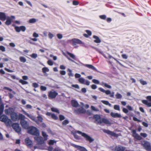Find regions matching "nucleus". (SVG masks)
Returning <instances> with one entry per match:
<instances>
[{
    "instance_id": "nucleus-37",
    "label": "nucleus",
    "mask_w": 151,
    "mask_h": 151,
    "mask_svg": "<svg viewBox=\"0 0 151 151\" xmlns=\"http://www.w3.org/2000/svg\"><path fill=\"white\" fill-rule=\"evenodd\" d=\"M37 20L35 18H32L30 19L29 21V22L30 23H34L36 22Z\"/></svg>"
},
{
    "instance_id": "nucleus-15",
    "label": "nucleus",
    "mask_w": 151,
    "mask_h": 151,
    "mask_svg": "<svg viewBox=\"0 0 151 151\" xmlns=\"http://www.w3.org/2000/svg\"><path fill=\"white\" fill-rule=\"evenodd\" d=\"M71 145L81 151H88V150L84 147L78 146L74 144H71Z\"/></svg>"
},
{
    "instance_id": "nucleus-17",
    "label": "nucleus",
    "mask_w": 151,
    "mask_h": 151,
    "mask_svg": "<svg viewBox=\"0 0 151 151\" xmlns=\"http://www.w3.org/2000/svg\"><path fill=\"white\" fill-rule=\"evenodd\" d=\"M94 118L95 119L97 124L101 125V119L99 116L95 115L94 116Z\"/></svg>"
},
{
    "instance_id": "nucleus-4",
    "label": "nucleus",
    "mask_w": 151,
    "mask_h": 151,
    "mask_svg": "<svg viewBox=\"0 0 151 151\" xmlns=\"http://www.w3.org/2000/svg\"><path fill=\"white\" fill-rule=\"evenodd\" d=\"M76 133L81 134L82 137L85 139L86 140L88 141L90 143L94 140L90 136L85 133L79 131H77Z\"/></svg>"
},
{
    "instance_id": "nucleus-27",
    "label": "nucleus",
    "mask_w": 151,
    "mask_h": 151,
    "mask_svg": "<svg viewBox=\"0 0 151 151\" xmlns=\"http://www.w3.org/2000/svg\"><path fill=\"white\" fill-rule=\"evenodd\" d=\"M77 113H83L86 112L85 110L83 108L81 107L75 110Z\"/></svg>"
},
{
    "instance_id": "nucleus-57",
    "label": "nucleus",
    "mask_w": 151,
    "mask_h": 151,
    "mask_svg": "<svg viewBox=\"0 0 151 151\" xmlns=\"http://www.w3.org/2000/svg\"><path fill=\"white\" fill-rule=\"evenodd\" d=\"M106 55L108 57V58H109V59H111V58H114V57H113L111 55H110L108 53H107L106 55Z\"/></svg>"
},
{
    "instance_id": "nucleus-13",
    "label": "nucleus",
    "mask_w": 151,
    "mask_h": 151,
    "mask_svg": "<svg viewBox=\"0 0 151 151\" xmlns=\"http://www.w3.org/2000/svg\"><path fill=\"white\" fill-rule=\"evenodd\" d=\"M78 81L81 83L85 84L87 86L90 84V82L88 80H85L83 78H80L78 79Z\"/></svg>"
},
{
    "instance_id": "nucleus-24",
    "label": "nucleus",
    "mask_w": 151,
    "mask_h": 151,
    "mask_svg": "<svg viewBox=\"0 0 151 151\" xmlns=\"http://www.w3.org/2000/svg\"><path fill=\"white\" fill-rule=\"evenodd\" d=\"M103 131L104 132L106 133L107 134H109L111 135L116 136V134L113 132L109 130L104 129L103 130Z\"/></svg>"
},
{
    "instance_id": "nucleus-60",
    "label": "nucleus",
    "mask_w": 151,
    "mask_h": 151,
    "mask_svg": "<svg viewBox=\"0 0 151 151\" xmlns=\"http://www.w3.org/2000/svg\"><path fill=\"white\" fill-rule=\"evenodd\" d=\"M73 134L75 139H80V137L76 134V133H74Z\"/></svg>"
},
{
    "instance_id": "nucleus-39",
    "label": "nucleus",
    "mask_w": 151,
    "mask_h": 151,
    "mask_svg": "<svg viewBox=\"0 0 151 151\" xmlns=\"http://www.w3.org/2000/svg\"><path fill=\"white\" fill-rule=\"evenodd\" d=\"M19 59L20 61L23 63L25 62L26 61V58L23 57H20L19 58Z\"/></svg>"
},
{
    "instance_id": "nucleus-48",
    "label": "nucleus",
    "mask_w": 151,
    "mask_h": 151,
    "mask_svg": "<svg viewBox=\"0 0 151 151\" xmlns=\"http://www.w3.org/2000/svg\"><path fill=\"white\" fill-rule=\"evenodd\" d=\"M48 36L50 39H51L54 37V35L51 33L49 32L48 34Z\"/></svg>"
},
{
    "instance_id": "nucleus-35",
    "label": "nucleus",
    "mask_w": 151,
    "mask_h": 151,
    "mask_svg": "<svg viewBox=\"0 0 151 151\" xmlns=\"http://www.w3.org/2000/svg\"><path fill=\"white\" fill-rule=\"evenodd\" d=\"M101 102L103 103L104 104L108 105L109 106H111V104L109 103V101H101Z\"/></svg>"
},
{
    "instance_id": "nucleus-64",
    "label": "nucleus",
    "mask_w": 151,
    "mask_h": 151,
    "mask_svg": "<svg viewBox=\"0 0 151 151\" xmlns=\"http://www.w3.org/2000/svg\"><path fill=\"white\" fill-rule=\"evenodd\" d=\"M40 89L42 91H45L46 90L47 88L45 86H41L40 87Z\"/></svg>"
},
{
    "instance_id": "nucleus-61",
    "label": "nucleus",
    "mask_w": 151,
    "mask_h": 151,
    "mask_svg": "<svg viewBox=\"0 0 151 151\" xmlns=\"http://www.w3.org/2000/svg\"><path fill=\"white\" fill-rule=\"evenodd\" d=\"M55 142V141L54 140H50L49 142V144L50 145H53L54 143Z\"/></svg>"
},
{
    "instance_id": "nucleus-22",
    "label": "nucleus",
    "mask_w": 151,
    "mask_h": 151,
    "mask_svg": "<svg viewBox=\"0 0 151 151\" xmlns=\"http://www.w3.org/2000/svg\"><path fill=\"white\" fill-rule=\"evenodd\" d=\"M22 111L24 114L27 115V116H28L31 119L34 121H35V118L33 116L30 115L29 114L27 113L24 110H22Z\"/></svg>"
},
{
    "instance_id": "nucleus-3",
    "label": "nucleus",
    "mask_w": 151,
    "mask_h": 151,
    "mask_svg": "<svg viewBox=\"0 0 151 151\" xmlns=\"http://www.w3.org/2000/svg\"><path fill=\"white\" fill-rule=\"evenodd\" d=\"M28 132L29 133L35 136L39 135V132L36 128L34 127H31L29 128Z\"/></svg>"
},
{
    "instance_id": "nucleus-20",
    "label": "nucleus",
    "mask_w": 151,
    "mask_h": 151,
    "mask_svg": "<svg viewBox=\"0 0 151 151\" xmlns=\"http://www.w3.org/2000/svg\"><path fill=\"white\" fill-rule=\"evenodd\" d=\"M143 145L145 149L147 150H149L150 149V143L147 141L145 142Z\"/></svg>"
},
{
    "instance_id": "nucleus-54",
    "label": "nucleus",
    "mask_w": 151,
    "mask_h": 151,
    "mask_svg": "<svg viewBox=\"0 0 151 151\" xmlns=\"http://www.w3.org/2000/svg\"><path fill=\"white\" fill-rule=\"evenodd\" d=\"M0 50L2 52H4L5 51V48L4 46H0Z\"/></svg>"
},
{
    "instance_id": "nucleus-40",
    "label": "nucleus",
    "mask_w": 151,
    "mask_h": 151,
    "mask_svg": "<svg viewBox=\"0 0 151 151\" xmlns=\"http://www.w3.org/2000/svg\"><path fill=\"white\" fill-rule=\"evenodd\" d=\"M19 82L21 83L23 85L27 84H28V82L22 79H20L19 80Z\"/></svg>"
},
{
    "instance_id": "nucleus-46",
    "label": "nucleus",
    "mask_w": 151,
    "mask_h": 151,
    "mask_svg": "<svg viewBox=\"0 0 151 151\" xmlns=\"http://www.w3.org/2000/svg\"><path fill=\"white\" fill-rule=\"evenodd\" d=\"M15 29L18 32H19L21 31L20 27L15 26Z\"/></svg>"
},
{
    "instance_id": "nucleus-41",
    "label": "nucleus",
    "mask_w": 151,
    "mask_h": 151,
    "mask_svg": "<svg viewBox=\"0 0 151 151\" xmlns=\"http://www.w3.org/2000/svg\"><path fill=\"white\" fill-rule=\"evenodd\" d=\"M51 111H52L57 112V113H58V114L59 113V112L58 110L56 108L53 107V108H51Z\"/></svg>"
},
{
    "instance_id": "nucleus-7",
    "label": "nucleus",
    "mask_w": 151,
    "mask_h": 151,
    "mask_svg": "<svg viewBox=\"0 0 151 151\" xmlns=\"http://www.w3.org/2000/svg\"><path fill=\"white\" fill-rule=\"evenodd\" d=\"M12 127L15 131L19 134L20 133L21 131V128L19 127L18 124L14 123L12 125Z\"/></svg>"
},
{
    "instance_id": "nucleus-26",
    "label": "nucleus",
    "mask_w": 151,
    "mask_h": 151,
    "mask_svg": "<svg viewBox=\"0 0 151 151\" xmlns=\"http://www.w3.org/2000/svg\"><path fill=\"white\" fill-rule=\"evenodd\" d=\"M37 113L38 115V116L37 117L38 121L40 122H42L43 118L41 115H40V113L38 111H37Z\"/></svg>"
},
{
    "instance_id": "nucleus-42",
    "label": "nucleus",
    "mask_w": 151,
    "mask_h": 151,
    "mask_svg": "<svg viewBox=\"0 0 151 151\" xmlns=\"http://www.w3.org/2000/svg\"><path fill=\"white\" fill-rule=\"evenodd\" d=\"M42 71L43 73H45L46 72H48L49 69L47 67H44L42 68Z\"/></svg>"
},
{
    "instance_id": "nucleus-10",
    "label": "nucleus",
    "mask_w": 151,
    "mask_h": 151,
    "mask_svg": "<svg viewBox=\"0 0 151 151\" xmlns=\"http://www.w3.org/2000/svg\"><path fill=\"white\" fill-rule=\"evenodd\" d=\"M15 18V17L13 16H11V17L7 16L6 19V20L5 22V24L8 26L9 25L12 23V19H14Z\"/></svg>"
},
{
    "instance_id": "nucleus-50",
    "label": "nucleus",
    "mask_w": 151,
    "mask_h": 151,
    "mask_svg": "<svg viewBox=\"0 0 151 151\" xmlns=\"http://www.w3.org/2000/svg\"><path fill=\"white\" fill-rule=\"evenodd\" d=\"M69 122L68 120H65L64 121L62 122V124L63 125H66L68 124Z\"/></svg>"
},
{
    "instance_id": "nucleus-25",
    "label": "nucleus",
    "mask_w": 151,
    "mask_h": 151,
    "mask_svg": "<svg viewBox=\"0 0 151 151\" xmlns=\"http://www.w3.org/2000/svg\"><path fill=\"white\" fill-rule=\"evenodd\" d=\"M125 149V147L120 145H119L115 147V151H124Z\"/></svg>"
},
{
    "instance_id": "nucleus-63",
    "label": "nucleus",
    "mask_w": 151,
    "mask_h": 151,
    "mask_svg": "<svg viewBox=\"0 0 151 151\" xmlns=\"http://www.w3.org/2000/svg\"><path fill=\"white\" fill-rule=\"evenodd\" d=\"M86 33L88 34V36H90L92 34L91 32L89 30H86Z\"/></svg>"
},
{
    "instance_id": "nucleus-8",
    "label": "nucleus",
    "mask_w": 151,
    "mask_h": 151,
    "mask_svg": "<svg viewBox=\"0 0 151 151\" xmlns=\"http://www.w3.org/2000/svg\"><path fill=\"white\" fill-rule=\"evenodd\" d=\"M58 95V93L55 91L52 90L49 92L48 96L49 99H52L55 98Z\"/></svg>"
},
{
    "instance_id": "nucleus-31",
    "label": "nucleus",
    "mask_w": 151,
    "mask_h": 151,
    "mask_svg": "<svg viewBox=\"0 0 151 151\" xmlns=\"http://www.w3.org/2000/svg\"><path fill=\"white\" fill-rule=\"evenodd\" d=\"M85 66L89 68L95 70H96V69L93 65H91L86 64Z\"/></svg>"
},
{
    "instance_id": "nucleus-49",
    "label": "nucleus",
    "mask_w": 151,
    "mask_h": 151,
    "mask_svg": "<svg viewBox=\"0 0 151 151\" xmlns=\"http://www.w3.org/2000/svg\"><path fill=\"white\" fill-rule=\"evenodd\" d=\"M51 116L52 119L55 120H57L58 119L57 116L54 114H52Z\"/></svg>"
},
{
    "instance_id": "nucleus-1",
    "label": "nucleus",
    "mask_w": 151,
    "mask_h": 151,
    "mask_svg": "<svg viewBox=\"0 0 151 151\" xmlns=\"http://www.w3.org/2000/svg\"><path fill=\"white\" fill-rule=\"evenodd\" d=\"M0 121L4 122L7 127L12 125V122L6 115H3L0 117Z\"/></svg>"
},
{
    "instance_id": "nucleus-5",
    "label": "nucleus",
    "mask_w": 151,
    "mask_h": 151,
    "mask_svg": "<svg viewBox=\"0 0 151 151\" xmlns=\"http://www.w3.org/2000/svg\"><path fill=\"white\" fill-rule=\"evenodd\" d=\"M72 45L75 48H77L78 45L82 44V42L80 40L77 39H73L71 40Z\"/></svg>"
},
{
    "instance_id": "nucleus-28",
    "label": "nucleus",
    "mask_w": 151,
    "mask_h": 151,
    "mask_svg": "<svg viewBox=\"0 0 151 151\" xmlns=\"http://www.w3.org/2000/svg\"><path fill=\"white\" fill-rule=\"evenodd\" d=\"M93 37L95 39L94 41L96 43H100L101 42V41L100 39L98 36L94 35Z\"/></svg>"
},
{
    "instance_id": "nucleus-19",
    "label": "nucleus",
    "mask_w": 151,
    "mask_h": 151,
    "mask_svg": "<svg viewBox=\"0 0 151 151\" xmlns=\"http://www.w3.org/2000/svg\"><path fill=\"white\" fill-rule=\"evenodd\" d=\"M7 16H6V14L3 12H0V20L4 21L6 18Z\"/></svg>"
},
{
    "instance_id": "nucleus-58",
    "label": "nucleus",
    "mask_w": 151,
    "mask_h": 151,
    "mask_svg": "<svg viewBox=\"0 0 151 151\" xmlns=\"http://www.w3.org/2000/svg\"><path fill=\"white\" fill-rule=\"evenodd\" d=\"M48 64L51 66L53 65V63L52 61L51 60H49L47 61Z\"/></svg>"
},
{
    "instance_id": "nucleus-18",
    "label": "nucleus",
    "mask_w": 151,
    "mask_h": 151,
    "mask_svg": "<svg viewBox=\"0 0 151 151\" xmlns=\"http://www.w3.org/2000/svg\"><path fill=\"white\" fill-rule=\"evenodd\" d=\"M26 145L28 147H31L32 144V141L29 138H27L25 139Z\"/></svg>"
},
{
    "instance_id": "nucleus-44",
    "label": "nucleus",
    "mask_w": 151,
    "mask_h": 151,
    "mask_svg": "<svg viewBox=\"0 0 151 151\" xmlns=\"http://www.w3.org/2000/svg\"><path fill=\"white\" fill-rule=\"evenodd\" d=\"M139 81L141 84L143 85H146L147 84V82L146 81H144L142 80H140Z\"/></svg>"
},
{
    "instance_id": "nucleus-21",
    "label": "nucleus",
    "mask_w": 151,
    "mask_h": 151,
    "mask_svg": "<svg viewBox=\"0 0 151 151\" xmlns=\"http://www.w3.org/2000/svg\"><path fill=\"white\" fill-rule=\"evenodd\" d=\"M101 124L104 123L106 124L110 125L112 123L109 120L105 118H102L101 119Z\"/></svg>"
},
{
    "instance_id": "nucleus-12",
    "label": "nucleus",
    "mask_w": 151,
    "mask_h": 151,
    "mask_svg": "<svg viewBox=\"0 0 151 151\" xmlns=\"http://www.w3.org/2000/svg\"><path fill=\"white\" fill-rule=\"evenodd\" d=\"M14 112V110L12 108H9L8 109H5L4 112L6 115H10Z\"/></svg>"
},
{
    "instance_id": "nucleus-30",
    "label": "nucleus",
    "mask_w": 151,
    "mask_h": 151,
    "mask_svg": "<svg viewBox=\"0 0 151 151\" xmlns=\"http://www.w3.org/2000/svg\"><path fill=\"white\" fill-rule=\"evenodd\" d=\"M100 84L101 86H102L111 89V86L108 84L106 83H104V82H102L100 83Z\"/></svg>"
},
{
    "instance_id": "nucleus-47",
    "label": "nucleus",
    "mask_w": 151,
    "mask_h": 151,
    "mask_svg": "<svg viewBox=\"0 0 151 151\" xmlns=\"http://www.w3.org/2000/svg\"><path fill=\"white\" fill-rule=\"evenodd\" d=\"M30 56L32 58H35L37 57V55L36 53H33L30 55Z\"/></svg>"
},
{
    "instance_id": "nucleus-59",
    "label": "nucleus",
    "mask_w": 151,
    "mask_h": 151,
    "mask_svg": "<svg viewBox=\"0 0 151 151\" xmlns=\"http://www.w3.org/2000/svg\"><path fill=\"white\" fill-rule=\"evenodd\" d=\"M32 86L35 88H37L38 87V85L36 83H32Z\"/></svg>"
},
{
    "instance_id": "nucleus-55",
    "label": "nucleus",
    "mask_w": 151,
    "mask_h": 151,
    "mask_svg": "<svg viewBox=\"0 0 151 151\" xmlns=\"http://www.w3.org/2000/svg\"><path fill=\"white\" fill-rule=\"evenodd\" d=\"M99 17L101 19H105L106 18V16L105 15H100L99 16Z\"/></svg>"
},
{
    "instance_id": "nucleus-33",
    "label": "nucleus",
    "mask_w": 151,
    "mask_h": 151,
    "mask_svg": "<svg viewBox=\"0 0 151 151\" xmlns=\"http://www.w3.org/2000/svg\"><path fill=\"white\" fill-rule=\"evenodd\" d=\"M42 135L44 138L45 140H47V137L48 136L45 132L42 131Z\"/></svg>"
},
{
    "instance_id": "nucleus-52",
    "label": "nucleus",
    "mask_w": 151,
    "mask_h": 151,
    "mask_svg": "<svg viewBox=\"0 0 151 151\" xmlns=\"http://www.w3.org/2000/svg\"><path fill=\"white\" fill-rule=\"evenodd\" d=\"M59 117L60 121H62L65 119L64 116L62 115H60L59 116Z\"/></svg>"
},
{
    "instance_id": "nucleus-36",
    "label": "nucleus",
    "mask_w": 151,
    "mask_h": 151,
    "mask_svg": "<svg viewBox=\"0 0 151 151\" xmlns=\"http://www.w3.org/2000/svg\"><path fill=\"white\" fill-rule=\"evenodd\" d=\"M68 71L69 72L68 73V75L70 77H73V74L72 73V70L68 68Z\"/></svg>"
},
{
    "instance_id": "nucleus-32",
    "label": "nucleus",
    "mask_w": 151,
    "mask_h": 151,
    "mask_svg": "<svg viewBox=\"0 0 151 151\" xmlns=\"http://www.w3.org/2000/svg\"><path fill=\"white\" fill-rule=\"evenodd\" d=\"M18 120L20 119V121L22 120H24L25 116L22 114H19L18 115Z\"/></svg>"
},
{
    "instance_id": "nucleus-14",
    "label": "nucleus",
    "mask_w": 151,
    "mask_h": 151,
    "mask_svg": "<svg viewBox=\"0 0 151 151\" xmlns=\"http://www.w3.org/2000/svg\"><path fill=\"white\" fill-rule=\"evenodd\" d=\"M20 124L23 128L27 129L29 128V124L25 120L20 121Z\"/></svg>"
},
{
    "instance_id": "nucleus-43",
    "label": "nucleus",
    "mask_w": 151,
    "mask_h": 151,
    "mask_svg": "<svg viewBox=\"0 0 151 151\" xmlns=\"http://www.w3.org/2000/svg\"><path fill=\"white\" fill-rule=\"evenodd\" d=\"M114 109L116 110L120 111V107L119 105H114Z\"/></svg>"
},
{
    "instance_id": "nucleus-2",
    "label": "nucleus",
    "mask_w": 151,
    "mask_h": 151,
    "mask_svg": "<svg viewBox=\"0 0 151 151\" xmlns=\"http://www.w3.org/2000/svg\"><path fill=\"white\" fill-rule=\"evenodd\" d=\"M35 140L37 142L38 145H40V146L39 147L40 149H43L44 147L45 146V144L44 142V140L43 138L41 137H34Z\"/></svg>"
},
{
    "instance_id": "nucleus-53",
    "label": "nucleus",
    "mask_w": 151,
    "mask_h": 151,
    "mask_svg": "<svg viewBox=\"0 0 151 151\" xmlns=\"http://www.w3.org/2000/svg\"><path fill=\"white\" fill-rule=\"evenodd\" d=\"M20 30L24 32L26 30V27L24 26H20Z\"/></svg>"
},
{
    "instance_id": "nucleus-62",
    "label": "nucleus",
    "mask_w": 151,
    "mask_h": 151,
    "mask_svg": "<svg viewBox=\"0 0 151 151\" xmlns=\"http://www.w3.org/2000/svg\"><path fill=\"white\" fill-rule=\"evenodd\" d=\"M57 36L59 39H61L63 38V35L61 34H57Z\"/></svg>"
},
{
    "instance_id": "nucleus-9",
    "label": "nucleus",
    "mask_w": 151,
    "mask_h": 151,
    "mask_svg": "<svg viewBox=\"0 0 151 151\" xmlns=\"http://www.w3.org/2000/svg\"><path fill=\"white\" fill-rule=\"evenodd\" d=\"M146 99L149 101L150 102L147 100H143L142 101V103L146 105L148 107H151V96H147Z\"/></svg>"
},
{
    "instance_id": "nucleus-38",
    "label": "nucleus",
    "mask_w": 151,
    "mask_h": 151,
    "mask_svg": "<svg viewBox=\"0 0 151 151\" xmlns=\"http://www.w3.org/2000/svg\"><path fill=\"white\" fill-rule=\"evenodd\" d=\"M115 96L117 99H121L122 97V95L118 93H116L115 95Z\"/></svg>"
},
{
    "instance_id": "nucleus-56",
    "label": "nucleus",
    "mask_w": 151,
    "mask_h": 151,
    "mask_svg": "<svg viewBox=\"0 0 151 151\" xmlns=\"http://www.w3.org/2000/svg\"><path fill=\"white\" fill-rule=\"evenodd\" d=\"M4 105L2 102V103H1V104H0V109L4 110Z\"/></svg>"
},
{
    "instance_id": "nucleus-23",
    "label": "nucleus",
    "mask_w": 151,
    "mask_h": 151,
    "mask_svg": "<svg viewBox=\"0 0 151 151\" xmlns=\"http://www.w3.org/2000/svg\"><path fill=\"white\" fill-rule=\"evenodd\" d=\"M110 115L113 118H120L121 117V115L120 114L115 113L113 112H111V113Z\"/></svg>"
},
{
    "instance_id": "nucleus-11",
    "label": "nucleus",
    "mask_w": 151,
    "mask_h": 151,
    "mask_svg": "<svg viewBox=\"0 0 151 151\" xmlns=\"http://www.w3.org/2000/svg\"><path fill=\"white\" fill-rule=\"evenodd\" d=\"M132 135L135 139H137L140 140L142 139L141 137L136 133V130L133 129L132 130Z\"/></svg>"
},
{
    "instance_id": "nucleus-6",
    "label": "nucleus",
    "mask_w": 151,
    "mask_h": 151,
    "mask_svg": "<svg viewBox=\"0 0 151 151\" xmlns=\"http://www.w3.org/2000/svg\"><path fill=\"white\" fill-rule=\"evenodd\" d=\"M98 89L101 92L105 93L106 95H110V96L111 97H114V92H112L111 93V91L110 90H105L101 88H99Z\"/></svg>"
},
{
    "instance_id": "nucleus-45",
    "label": "nucleus",
    "mask_w": 151,
    "mask_h": 151,
    "mask_svg": "<svg viewBox=\"0 0 151 151\" xmlns=\"http://www.w3.org/2000/svg\"><path fill=\"white\" fill-rule=\"evenodd\" d=\"M99 53L101 54L106 58H107L108 57L106 55H105L103 53V52L101 51L99 49V50L97 51Z\"/></svg>"
},
{
    "instance_id": "nucleus-51",
    "label": "nucleus",
    "mask_w": 151,
    "mask_h": 151,
    "mask_svg": "<svg viewBox=\"0 0 151 151\" xmlns=\"http://www.w3.org/2000/svg\"><path fill=\"white\" fill-rule=\"evenodd\" d=\"M92 81L93 83L95 84H99V81L97 80L93 79L92 80Z\"/></svg>"
},
{
    "instance_id": "nucleus-16",
    "label": "nucleus",
    "mask_w": 151,
    "mask_h": 151,
    "mask_svg": "<svg viewBox=\"0 0 151 151\" xmlns=\"http://www.w3.org/2000/svg\"><path fill=\"white\" fill-rule=\"evenodd\" d=\"M10 116L11 119L12 121H16L18 120V115L14 112Z\"/></svg>"
},
{
    "instance_id": "nucleus-34",
    "label": "nucleus",
    "mask_w": 151,
    "mask_h": 151,
    "mask_svg": "<svg viewBox=\"0 0 151 151\" xmlns=\"http://www.w3.org/2000/svg\"><path fill=\"white\" fill-rule=\"evenodd\" d=\"M67 53L68 55L70 57L73 58V59L74 60L76 59V58L75 57V56L73 54H72L71 53H70V52H67Z\"/></svg>"
},
{
    "instance_id": "nucleus-29",
    "label": "nucleus",
    "mask_w": 151,
    "mask_h": 151,
    "mask_svg": "<svg viewBox=\"0 0 151 151\" xmlns=\"http://www.w3.org/2000/svg\"><path fill=\"white\" fill-rule=\"evenodd\" d=\"M71 103L72 106L73 107H77L78 106V103L75 100H72L71 101Z\"/></svg>"
}]
</instances>
